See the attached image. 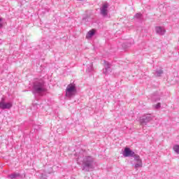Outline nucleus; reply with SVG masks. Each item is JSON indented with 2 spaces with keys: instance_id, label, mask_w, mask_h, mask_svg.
I'll return each mask as SVG.
<instances>
[{
  "instance_id": "17",
  "label": "nucleus",
  "mask_w": 179,
  "mask_h": 179,
  "mask_svg": "<svg viewBox=\"0 0 179 179\" xmlns=\"http://www.w3.org/2000/svg\"><path fill=\"white\" fill-rule=\"evenodd\" d=\"M1 22H2V18H1L0 17V29H1V27H2V23Z\"/></svg>"
},
{
  "instance_id": "8",
  "label": "nucleus",
  "mask_w": 179,
  "mask_h": 179,
  "mask_svg": "<svg viewBox=\"0 0 179 179\" xmlns=\"http://www.w3.org/2000/svg\"><path fill=\"white\" fill-rule=\"evenodd\" d=\"M13 104L11 102L5 103L3 101H0V108L1 110H10L12 108Z\"/></svg>"
},
{
  "instance_id": "21",
  "label": "nucleus",
  "mask_w": 179,
  "mask_h": 179,
  "mask_svg": "<svg viewBox=\"0 0 179 179\" xmlns=\"http://www.w3.org/2000/svg\"><path fill=\"white\" fill-rule=\"evenodd\" d=\"M78 1H83V0H78Z\"/></svg>"
},
{
  "instance_id": "18",
  "label": "nucleus",
  "mask_w": 179,
  "mask_h": 179,
  "mask_svg": "<svg viewBox=\"0 0 179 179\" xmlns=\"http://www.w3.org/2000/svg\"><path fill=\"white\" fill-rule=\"evenodd\" d=\"M160 100V96H157V99H155V101H159Z\"/></svg>"
},
{
  "instance_id": "15",
  "label": "nucleus",
  "mask_w": 179,
  "mask_h": 179,
  "mask_svg": "<svg viewBox=\"0 0 179 179\" xmlns=\"http://www.w3.org/2000/svg\"><path fill=\"white\" fill-rule=\"evenodd\" d=\"M142 17V14L141 13H136L134 15V19H141Z\"/></svg>"
},
{
  "instance_id": "2",
  "label": "nucleus",
  "mask_w": 179,
  "mask_h": 179,
  "mask_svg": "<svg viewBox=\"0 0 179 179\" xmlns=\"http://www.w3.org/2000/svg\"><path fill=\"white\" fill-rule=\"evenodd\" d=\"M45 92V87L44 86V81L42 80H36L34 83L32 93L34 94H41Z\"/></svg>"
},
{
  "instance_id": "3",
  "label": "nucleus",
  "mask_w": 179,
  "mask_h": 179,
  "mask_svg": "<svg viewBox=\"0 0 179 179\" xmlns=\"http://www.w3.org/2000/svg\"><path fill=\"white\" fill-rule=\"evenodd\" d=\"M76 85L72 83L69 84L67 85L66 89V97H68V99H72V97L76 94Z\"/></svg>"
},
{
  "instance_id": "6",
  "label": "nucleus",
  "mask_w": 179,
  "mask_h": 179,
  "mask_svg": "<svg viewBox=\"0 0 179 179\" xmlns=\"http://www.w3.org/2000/svg\"><path fill=\"white\" fill-rule=\"evenodd\" d=\"M108 3H105L102 5V6L100 8L101 10V15L104 17L108 16Z\"/></svg>"
},
{
  "instance_id": "19",
  "label": "nucleus",
  "mask_w": 179,
  "mask_h": 179,
  "mask_svg": "<svg viewBox=\"0 0 179 179\" xmlns=\"http://www.w3.org/2000/svg\"><path fill=\"white\" fill-rule=\"evenodd\" d=\"M1 101H3V103H5V99L4 98H1Z\"/></svg>"
},
{
  "instance_id": "20",
  "label": "nucleus",
  "mask_w": 179,
  "mask_h": 179,
  "mask_svg": "<svg viewBox=\"0 0 179 179\" xmlns=\"http://www.w3.org/2000/svg\"><path fill=\"white\" fill-rule=\"evenodd\" d=\"M152 99H153V100H155V97H153Z\"/></svg>"
},
{
  "instance_id": "10",
  "label": "nucleus",
  "mask_w": 179,
  "mask_h": 179,
  "mask_svg": "<svg viewBox=\"0 0 179 179\" xmlns=\"http://www.w3.org/2000/svg\"><path fill=\"white\" fill-rule=\"evenodd\" d=\"M155 31L157 34H159V36H164V34L166 33V29H164V27H156Z\"/></svg>"
},
{
  "instance_id": "16",
  "label": "nucleus",
  "mask_w": 179,
  "mask_h": 179,
  "mask_svg": "<svg viewBox=\"0 0 179 179\" xmlns=\"http://www.w3.org/2000/svg\"><path fill=\"white\" fill-rule=\"evenodd\" d=\"M162 107V104L160 103H158L157 104L155 105V108L158 109Z\"/></svg>"
},
{
  "instance_id": "9",
  "label": "nucleus",
  "mask_w": 179,
  "mask_h": 179,
  "mask_svg": "<svg viewBox=\"0 0 179 179\" xmlns=\"http://www.w3.org/2000/svg\"><path fill=\"white\" fill-rule=\"evenodd\" d=\"M105 69L103 70L104 75H108V73H111V64L110 62L105 61L104 62Z\"/></svg>"
},
{
  "instance_id": "12",
  "label": "nucleus",
  "mask_w": 179,
  "mask_h": 179,
  "mask_svg": "<svg viewBox=\"0 0 179 179\" xmlns=\"http://www.w3.org/2000/svg\"><path fill=\"white\" fill-rule=\"evenodd\" d=\"M93 36H94V29L88 31V33L86 35V38H92Z\"/></svg>"
},
{
  "instance_id": "11",
  "label": "nucleus",
  "mask_w": 179,
  "mask_h": 179,
  "mask_svg": "<svg viewBox=\"0 0 179 179\" xmlns=\"http://www.w3.org/2000/svg\"><path fill=\"white\" fill-rule=\"evenodd\" d=\"M17 177H20V173H14L8 176V178L16 179Z\"/></svg>"
},
{
  "instance_id": "13",
  "label": "nucleus",
  "mask_w": 179,
  "mask_h": 179,
  "mask_svg": "<svg viewBox=\"0 0 179 179\" xmlns=\"http://www.w3.org/2000/svg\"><path fill=\"white\" fill-rule=\"evenodd\" d=\"M173 150L176 153V155H179V145H175L173 147Z\"/></svg>"
},
{
  "instance_id": "5",
  "label": "nucleus",
  "mask_w": 179,
  "mask_h": 179,
  "mask_svg": "<svg viewBox=\"0 0 179 179\" xmlns=\"http://www.w3.org/2000/svg\"><path fill=\"white\" fill-rule=\"evenodd\" d=\"M134 168L136 170H138V169H141L142 167V159H141V157L138 155H134Z\"/></svg>"
},
{
  "instance_id": "14",
  "label": "nucleus",
  "mask_w": 179,
  "mask_h": 179,
  "mask_svg": "<svg viewBox=\"0 0 179 179\" xmlns=\"http://www.w3.org/2000/svg\"><path fill=\"white\" fill-rule=\"evenodd\" d=\"M155 76H162L163 75V70H157L155 73Z\"/></svg>"
},
{
  "instance_id": "7",
  "label": "nucleus",
  "mask_w": 179,
  "mask_h": 179,
  "mask_svg": "<svg viewBox=\"0 0 179 179\" xmlns=\"http://www.w3.org/2000/svg\"><path fill=\"white\" fill-rule=\"evenodd\" d=\"M122 155L124 157H134L136 154L134 151L131 150V149L126 148Z\"/></svg>"
},
{
  "instance_id": "4",
  "label": "nucleus",
  "mask_w": 179,
  "mask_h": 179,
  "mask_svg": "<svg viewBox=\"0 0 179 179\" xmlns=\"http://www.w3.org/2000/svg\"><path fill=\"white\" fill-rule=\"evenodd\" d=\"M153 120V117L150 114H145L140 117V124L141 125H148V123L150 122Z\"/></svg>"
},
{
  "instance_id": "1",
  "label": "nucleus",
  "mask_w": 179,
  "mask_h": 179,
  "mask_svg": "<svg viewBox=\"0 0 179 179\" xmlns=\"http://www.w3.org/2000/svg\"><path fill=\"white\" fill-rule=\"evenodd\" d=\"M96 161L92 156H85L83 160V170L84 171H90V169H94Z\"/></svg>"
}]
</instances>
